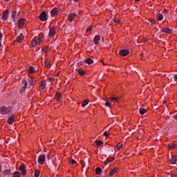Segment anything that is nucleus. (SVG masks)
I'll return each instance as SVG.
<instances>
[{"mask_svg": "<svg viewBox=\"0 0 177 177\" xmlns=\"http://www.w3.org/2000/svg\"><path fill=\"white\" fill-rule=\"evenodd\" d=\"M12 106L6 107V106H2L0 107V114L5 115L6 114H9L12 111Z\"/></svg>", "mask_w": 177, "mask_h": 177, "instance_id": "f257e3e1", "label": "nucleus"}, {"mask_svg": "<svg viewBox=\"0 0 177 177\" xmlns=\"http://www.w3.org/2000/svg\"><path fill=\"white\" fill-rule=\"evenodd\" d=\"M41 42H42V41L38 38V37H35L31 41V45L34 48V47L37 46V45H39V44H41Z\"/></svg>", "mask_w": 177, "mask_h": 177, "instance_id": "f03ea898", "label": "nucleus"}, {"mask_svg": "<svg viewBox=\"0 0 177 177\" xmlns=\"http://www.w3.org/2000/svg\"><path fill=\"white\" fill-rule=\"evenodd\" d=\"M24 24H26V20L24 19H19L17 21L18 27L21 30H23V28H24Z\"/></svg>", "mask_w": 177, "mask_h": 177, "instance_id": "7ed1b4c3", "label": "nucleus"}, {"mask_svg": "<svg viewBox=\"0 0 177 177\" xmlns=\"http://www.w3.org/2000/svg\"><path fill=\"white\" fill-rule=\"evenodd\" d=\"M39 20H41V21H46V20H48V17L46 16V12L42 11L39 16Z\"/></svg>", "mask_w": 177, "mask_h": 177, "instance_id": "20e7f679", "label": "nucleus"}, {"mask_svg": "<svg viewBox=\"0 0 177 177\" xmlns=\"http://www.w3.org/2000/svg\"><path fill=\"white\" fill-rule=\"evenodd\" d=\"M46 160V158L45 155H39L38 158V162L41 164V165L45 164V161Z\"/></svg>", "mask_w": 177, "mask_h": 177, "instance_id": "39448f33", "label": "nucleus"}, {"mask_svg": "<svg viewBox=\"0 0 177 177\" xmlns=\"http://www.w3.org/2000/svg\"><path fill=\"white\" fill-rule=\"evenodd\" d=\"M8 17H9V10H6L3 12L2 19L3 21H6L8 20Z\"/></svg>", "mask_w": 177, "mask_h": 177, "instance_id": "423d86ee", "label": "nucleus"}, {"mask_svg": "<svg viewBox=\"0 0 177 177\" xmlns=\"http://www.w3.org/2000/svg\"><path fill=\"white\" fill-rule=\"evenodd\" d=\"M24 39V35H23V33H21L19 35V36H18L16 39V40L15 41V42H19V43H21L23 42V40Z\"/></svg>", "mask_w": 177, "mask_h": 177, "instance_id": "0eeeda50", "label": "nucleus"}, {"mask_svg": "<svg viewBox=\"0 0 177 177\" xmlns=\"http://www.w3.org/2000/svg\"><path fill=\"white\" fill-rule=\"evenodd\" d=\"M119 55L120 56H128L129 55V50H121L119 53Z\"/></svg>", "mask_w": 177, "mask_h": 177, "instance_id": "6e6552de", "label": "nucleus"}, {"mask_svg": "<svg viewBox=\"0 0 177 177\" xmlns=\"http://www.w3.org/2000/svg\"><path fill=\"white\" fill-rule=\"evenodd\" d=\"M23 84H24V86L22 87V88L20 91V93H23L26 91V89H27V80H24L22 81Z\"/></svg>", "mask_w": 177, "mask_h": 177, "instance_id": "1a4fd4ad", "label": "nucleus"}, {"mask_svg": "<svg viewBox=\"0 0 177 177\" xmlns=\"http://www.w3.org/2000/svg\"><path fill=\"white\" fill-rule=\"evenodd\" d=\"M3 175L4 177H9L10 175H12V170L11 169H7L3 171Z\"/></svg>", "mask_w": 177, "mask_h": 177, "instance_id": "9d476101", "label": "nucleus"}, {"mask_svg": "<svg viewBox=\"0 0 177 177\" xmlns=\"http://www.w3.org/2000/svg\"><path fill=\"white\" fill-rule=\"evenodd\" d=\"M55 34H56V29H55V26H53L50 29L48 35H49V37H53V35H55Z\"/></svg>", "mask_w": 177, "mask_h": 177, "instance_id": "9b49d317", "label": "nucleus"}, {"mask_svg": "<svg viewBox=\"0 0 177 177\" xmlns=\"http://www.w3.org/2000/svg\"><path fill=\"white\" fill-rule=\"evenodd\" d=\"M118 172V168L115 167L113 169L111 170L109 175L110 177L113 176V175H115Z\"/></svg>", "mask_w": 177, "mask_h": 177, "instance_id": "f8f14e48", "label": "nucleus"}, {"mask_svg": "<svg viewBox=\"0 0 177 177\" xmlns=\"http://www.w3.org/2000/svg\"><path fill=\"white\" fill-rule=\"evenodd\" d=\"M75 16H77V14L75 13H71L68 15V20L70 23H73V21L75 19Z\"/></svg>", "mask_w": 177, "mask_h": 177, "instance_id": "ddd939ff", "label": "nucleus"}, {"mask_svg": "<svg viewBox=\"0 0 177 177\" xmlns=\"http://www.w3.org/2000/svg\"><path fill=\"white\" fill-rule=\"evenodd\" d=\"M59 12V8H54L51 11H50V15L51 17H55L56 13Z\"/></svg>", "mask_w": 177, "mask_h": 177, "instance_id": "4468645a", "label": "nucleus"}, {"mask_svg": "<svg viewBox=\"0 0 177 177\" xmlns=\"http://www.w3.org/2000/svg\"><path fill=\"white\" fill-rule=\"evenodd\" d=\"M8 124H9L10 125H12V124H13V122H15V116L13 115H10L8 120H7Z\"/></svg>", "mask_w": 177, "mask_h": 177, "instance_id": "2eb2a0df", "label": "nucleus"}, {"mask_svg": "<svg viewBox=\"0 0 177 177\" xmlns=\"http://www.w3.org/2000/svg\"><path fill=\"white\" fill-rule=\"evenodd\" d=\"M19 171H21L22 175H26L27 174L26 167H24L23 165L19 167Z\"/></svg>", "mask_w": 177, "mask_h": 177, "instance_id": "dca6fc26", "label": "nucleus"}, {"mask_svg": "<svg viewBox=\"0 0 177 177\" xmlns=\"http://www.w3.org/2000/svg\"><path fill=\"white\" fill-rule=\"evenodd\" d=\"M100 41V37L99 35L95 36L93 41L95 45H99V41Z\"/></svg>", "mask_w": 177, "mask_h": 177, "instance_id": "f3484780", "label": "nucleus"}, {"mask_svg": "<svg viewBox=\"0 0 177 177\" xmlns=\"http://www.w3.org/2000/svg\"><path fill=\"white\" fill-rule=\"evenodd\" d=\"M55 100L59 102V100H60V99H62V93H60V92L56 93V94L55 95Z\"/></svg>", "mask_w": 177, "mask_h": 177, "instance_id": "a211bd4d", "label": "nucleus"}, {"mask_svg": "<svg viewBox=\"0 0 177 177\" xmlns=\"http://www.w3.org/2000/svg\"><path fill=\"white\" fill-rule=\"evenodd\" d=\"M176 161H177V155L172 156L171 158L170 159V163L172 165L176 164Z\"/></svg>", "mask_w": 177, "mask_h": 177, "instance_id": "6ab92c4d", "label": "nucleus"}, {"mask_svg": "<svg viewBox=\"0 0 177 177\" xmlns=\"http://www.w3.org/2000/svg\"><path fill=\"white\" fill-rule=\"evenodd\" d=\"M139 113L141 115H145V113H147V110H146L145 108H140Z\"/></svg>", "mask_w": 177, "mask_h": 177, "instance_id": "aec40b11", "label": "nucleus"}, {"mask_svg": "<svg viewBox=\"0 0 177 177\" xmlns=\"http://www.w3.org/2000/svg\"><path fill=\"white\" fill-rule=\"evenodd\" d=\"M161 32H165V34H171L172 30L169 28H164L161 30Z\"/></svg>", "mask_w": 177, "mask_h": 177, "instance_id": "412c9836", "label": "nucleus"}, {"mask_svg": "<svg viewBox=\"0 0 177 177\" xmlns=\"http://www.w3.org/2000/svg\"><path fill=\"white\" fill-rule=\"evenodd\" d=\"M84 62L86 63V64H92L93 63V59H91V58H86L84 60Z\"/></svg>", "mask_w": 177, "mask_h": 177, "instance_id": "4be33fe9", "label": "nucleus"}, {"mask_svg": "<svg viewBox=\"0 0 177 177\" xmlns=\"http://www.w3.org/2000/svg\"><path fill=\"white\" fill-rule=\"evenodd\" d=\"M111 161H114V158H108L105 161H104V164L106 165H107V164H109V162H111Z\"/></svg>", "mask_w": 177, "mask_h": 177, "instance_id": "5701e85b", "label": "nucleus"}, {"mask_svg": "<svg viewBox=\"0 0 177 177\" xmlns=\"http://www.w3.org/2000/svg\"><path fill=\"white\" fill-rule=\"evenodd\" d=\"M156 17H157V19L159 21H161V20H162L164 19V15H162V14H158L156 15Z\"/></svg>", "mask_w": 177, "mask_h": 177, "instance_id": "b1692460", "label": "nucleus"}, {"mask_svg": "<svg viewBox=\"0 0 177 177\" xmlns=\"http://www.w3.org/2000/svg\"><path fill=\"white\" fill-rule=\"evenodd\" d=\"M95 174L96 175H100V174H102V168H100V167H97L95 169Z\"/></svg>", "mask_w": 177, "mask_h": 177, "instance_id": "393cba45", "label": "nucleus"}, {"mask_svg": "<svg viewBox=\"0 0 177 177\" xmlns=\"http://www.w3.org/2000/svg\"><path fill=\"white\" fill-rule=\"evenodd\" d=\"M28 71L30 73V74H32L35 71V68L34 66H29Z\"/></svg>", "mask_w": 177, "mask_h": 177, "instance_id": "a878e982", "label": "nucleus"}, {"mask_svg": "<svg viewBox=\"0 0 177 177\" xmlns=\"http://www.w3.org/2000/svg\"><path fill=\"white\" fill-rule=\"evenodd\" d=\"M168 147H169V150H174V149H175V147H176V145L170 143V144H169Z\"/></svg>", "mask_w": 177, "mask_h": 177, "instance_id": "bb28decb", "label": "nucleus"}, {"mask_svg": "<svg viewBox=\"0 0 177 177\" xmlns=\"http://www.w3.org/2000/svg\"><path fill=\"white\" fill-rule=\"evenodd\" d=\"M21 175V173L19 171H15L12 174V177H20Z\"/></svg>", "mask_w": 177, "mask_h": 177, "instance_id": "cd10ccee", "label": "nucleus"}, {"mask_svg": "<svg viewBox=\"0 0 177 177\" xmlns=\"http://www.w3.org/2000/svg\"><path fill=\"white\" fill-rule=\"evenodd\" d=\"M77 73H78L79 75H81V76L85 75V71H84L82 69H79L77 71Z\"/></svg>", "mask_w": 177, "mask_h": 177, "instance_id": "c85d7f7f", "label": "nucleus"}, {"mask_svg": "<svg viewBox=\"0 0 177 177\" xmlns=\"http://www.w3.org/2000/svg\"><path fill=\"white\" fill-rule=\"evenodd\" d=\"M94 143H95V145L98 147L102 146V145H103V141L102 140H96L94 142Z\"/></svg>", "mask_w": 177, "mask_h": 177, "instance_id": "c756f323", "label": "nucleus"}, {"mask_svg": "<svg viewBox=\"0 0 177 177\" xmlns=\"http://www.w3.org/2000/svg\"><path fill=\"white\" fill-rule=\"evenodd\" d=\"M37 38L42 41H44V38H45V36H44V33H40Z\"/></svg>", "mask_w": 177, "mask_h": 177, "instance_id": "7c9ffc66", "label": "nucleus"}, {"mask_svg": "<svg viewBox=\"0 0 177 177\" xmlns=\"http://www.w3.org/2000/svg\"><path fill=\"white\" fill-rule=\"evenodd\" d=\"M28 82L30 84V85H34V78L32 77H29L28 79Z\"/></svg>", "mask_w": 177, "mask_h": 177, "instance_id": "2f4dec72", "label": "nucleus"}, {"mask_svg": "<svg viewBox=\"0 0 177 177\" xmlns=\"http://www.w3.org/2000/svg\"><path fill=\"white\" fill-rule=\"evenodd\" d=\"M110 100L112 103H117L118 102V98L117 97H111Z\"/></svg>", "mask_w": 177, "mask_h": 177, "instance_id": "473e14b6", "label": "nucleus"}, {"mask_svg": "<svg viewBox=\"0 0 177 177\" xmlns=\"http://www.w3.org/2000/svg\"><path fill=\"white\" fill-rule=\"evenodd\" d=\"M89 100H85L83 101L82 106L85 107V106H87L88 104Z\"/></svg>", "mask_w": 177, "mask_h": 177, "instance_id": "72a5a7b5", "label": "nucleus"}, {"mask_svg": "<svg viewBox=\"0 0 177 177\" xmlns=\"http://www.w3.org/2000/svg\"><path fill=\"white\" fill-rule=\"evenodd\" d=\"M122 148V144L118 143V144L116 145L115 150H117V151L121 150Z\"/></svg>", "mask_w": 177, "mask_h": 177, "instance_id": "f704fd0d", "label": "nucleus"}, {"mask_svg": "<svg viewBox=\"0 0 177 177\" xmlns=\"http://www.w3.org/2000/svg\"><path fill=\"white\" fill-rule=\"evenodd\" d=\"M45 66L47 67V68H50V63H49L48 61L44 62Z\"/></svg>", "mask_w": 177, "mask_h": 177, "instance_id": "c9c22d12", "label": "nucleus"}, {"mask_svg": "<svg viewBox=\"0 0 177 177\" xmlns=\"http://www.w3.org/2000/svg\"><path fill=\"white\" fill-rule=\"evenodd\" d=\"M35 177H39V170L36 169L34 174Z\"/></svg>", "mask_w": 177, "mask_h": 177, "instance_id": "e433bc0d", "label": "nucleus"}, {"mask_svg": "<svg viewBox=\"0 0 177 177\" xmlns=\"http://www.w3.org/2000/svg\"><path fill=\"white\" fill-rule=\"evenodd\" d=\"M46 84L44 82H41L40 84V89H45Z\"/></svg>", "mask_w": 177, "mask_h": 177, "instance_id": "4c0bfd02", "label": "nucleus"}, {"mask_svg": "<svg viewBox=\"0 0 177 177\" xmlns=\"http://www.w3.org/2000/svg\"><path fill=\"white\" fill-rule=\"evenodd\" d=\"M70 162H71V165H75V164H77V161H75V160H74V159H71Z\"/></svg>", "mask_w": 177, "mask_h": 177, "instance_id": "58836bf2", "label": "nucleus"}, {"mask_svg": "<svg viewBox=\"0 0 177 177\" xmlns=\"http://www.w3.org/2000/svg\"><path fill=\"white\" fill-rule=\"evenodd\" d=\"M16 15H17V12L16 11H12V16L14 21H15V17H16Z\"/></svg>", "mask_w": 177, "mask_h": 177, "instance_id": "ea45409f", "label": "nucleus"}, {"mask_svg": "<svg viewBox=\"0 0 177 177\" xmlns=\"http://www.w3.org/2000/svg\"><path fill=\"white\" fill-rule=\"evenodd\" d=\"M113 21H114V23H116V24H121V20H120V19H114Z\"/></svg>", "mask_w": 177, "mask_h": 177, "instance_id": "a19ab883", "label": "nucleus"}, {"mask_svg": "<svg viewBox=\"0 0 177 177\" xmlns=\"http://www.w3.org/2000/svg\"><path fill=\"white\" fill-rule=\"evenodd\" d=\"M91 31H92V26H88V27L86 28V32H91Z\"/></svg>", "mask_w": 177, "mask_h": 177, "instance_id": "79ce46f5", "label": "nucleus"}, {"mask_svg": "<svg viewBox=\"0 0 177 177\" xmlns=\"http://www.w3.org/2000/svg\"><path fill=\"white\" fill-rule=\"evenodd\" d=\"M149 22L151 23V24H156V21L154 19H149Z\"/></svg>", "mask_w": 177, "mask_h": 177, "instance_id": "37998d69", "label": "nucleus"}, {"mask_svg": "<svg viewBox=\"0 0 177 177\" xmlns=\"http://www.w3.org/2000/svg\"><path fill=\"white\" fill-rule=\"evenodd\" d=\"M103 135L104 136L109 137V132L104 131Z\"/></svg>", "mask_w": 177, "mask_h": 177, "instance_id": "c03bdc74", "label": "nucleus"}, {"mask_svg": "<svg viewBox=\"0 0 177 177\" xmlns=\"http://www.w3.org/2000/svg\"><path fill=\"white\" fill-rule=\"evenodd\" d=\"M170 176L171 177H177L176 174L175 173H170Z\"/></svg>", "mask_w": 177, "mask_h": 177, "instance_id": "a18cd8bd", "label": "nucleus"}, {"mask_svg": "<svg viewBox=\"0 0 177 177\" xmlns=\"http://www.w3.org/2000/svg\"><path fill=\"white\" fill-rule=\"evenodd\" d=\"M105 106L106 107H110V106H111V104H110V102H106Z\"/></svg>", "mask_w": 177, "mask_h": 177, "instance_id": "49530a36", "label": "nucleus"}, {"mask_svg": "<svg viewBox=\"0 0 177 177\" xmlns=\"http://www.w3.org/2000/svg\"><path fill=\"white\" fill-rule=\"evenodd\" d=\"M174 81H177V75H175L174 77Z\"/></svg>", "mask_w": 177, "mask_h": 177, "instance_id": "de8ad7c7", "label": "nucleus"}, {"mask_svg": "<svg viewBox=\"0 0 177 177\" xmlns=\"http://www.w3.org/2000/svg\"><path fill=\"white\" fill-rule=\"evenodd\" d=\"M2 37H3V35L1 32H0V40L2 39Z\"/></svg>", "mask_w": 177, "mask_h": 177, "instance_id": "09e8293b", "label": "nucleus"}, {"mask_svg": "<svg viewBox=\"0 0 177 177\" xmlns=\"http://www.w3.org/2000/svg\"><path fill=\"white\" fill-rule=\"evenodd\" d=\"M48 80H49V81L52 82V81H53V80H55V78L54 77H50Z\"/></svg>", "mask_w": 177, "mask_h": 177, "instance_id": "8fccbe9b", "label": "nucleus"}, {"mask_svg": "<svg viewBox=\"0 0 177 177\" xmlns=\"http://www.w3.org/2000/svg\"><path fill=\"white\" fill-rule=\"evenodd\" d=\"M173 118H174L175 120H177V114H176V115H174L173 116Z\"/></svg>", "mask_w": 177, "mask_h": 177, "instance_id": "3c124183", "label": "nucleus"}, {"mask_svg": "<svg viewBox=\"0 0 177 177\" xmlns=\"http://www.w3.org/2000/svg\"><path fill=\"white\" fill-rule=\"evenodd\" d=\"M164 12H165V13H168V10L165 9V10H164Z\"/></svg>", "mask_w": 177, "mask_h": 177, "instance_id": "603ef678", "label": "nucleus"}, {"mask_svg": "<svg viewBox=\"0 0 177 177\" xmlns=\"http://www.w3.org/2000/svg\"><path fill=\"white\" fill-rule=\"evenodd\" d=\"M74 1V2H78V1H80V0H73Z\"/></svg>", "mask_w": 177, "mask_h": 177, "instance_id": "864d4df0", "label": "nucleus"}, {"mask_svg": "<svg viewBox=\"0 0 177 177\" xmlns=\"http://www.w3.org/2000/svg\"><path fill=\"white\" fill-rule=\"evenodd\" d=\"M136 1V2H139V1H140V0H135Z\"/></svg>", "mask_w": 177, "mask_h": 177, "instance_id": "5fc2aeb1", "label": "nucleus"}, {"mask_svg": "<svg viewBox=\"0 0 177 177\" xmlns=\"http://www.w3.org/2000/svg\"><path fill=\"white\" fill-rule=\"evenodd\" d=\"M1 46H2V44L0 42V48H1Z\"/></svg>", "mask_w": 177, "mask_h": 177, "instance_id": "6e6d98bb", "label": "nucleus"}, {"mask_svg": "<svg viewBox=\"0 0 177 177\" xmlns=\"http://www.w3.org/2000/svg\"><path fill=\"white\" fill-rule=\"evenodd\" d=\"M1 171H2V169L1 168V165H0V172H1Z\"/></svg>", "mask_w": 177, "mask_h": 177, "instance_id": "4d7b16f0", "label": "nucleus"}, {"mask_svg": "<svg viewBox=\"0 0 177 177\" xmlns=\"http://www.w3.org/2000/svg\"><path fill=\"white\" fill-rule=\"evenodd\" d=\"M5 1H6L7 2H9V1H10V0H5Z\"/></svg>", "mask_w": 177, "mask_h": 177, "instance_id": "13d9d810", "label": "nucleus"}]
</instances>
